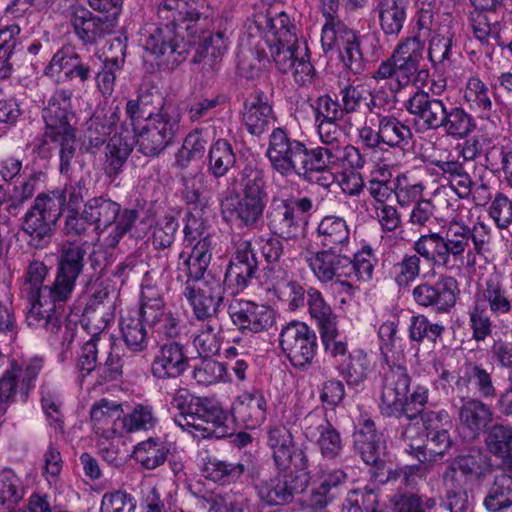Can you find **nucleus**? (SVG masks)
<instances>
[{
  "instance_id": "nucleus-38",
  "label": "nucleus",
  "mask_w": 512,
  "mask_h": 512,
  "mask_svg": "<svg viewBox=\"0 0 512 512\" xmlns=\"http://www.w3.org/2000/svg\"><path fill=\"white\" fill-rule=\"evenodd\" d=\"M407 0H377L375 11L378 22L386 36L397 37L407 18Z\"/></svg>"
},
{
  "instance_id": "nucleus-21",
  "label": "nucleus",
  "mask_w": 512,
  "mask_h": 512,
  "mask_svg": "<svg viewBox=\"0 0 512 512\" xmlns=\"http://www.w3.org/2000/svg\"><path fill=\"white\" fill-rule=\"evenodd\" d=\"M423 50L424 42L419 36L408 37L397 45L391 55L396 72V83L394 86L390 84L392 93L408 85L419 71Z\"/></svg>"
},
{
  "instance_id": "nucleus-24",
  "label": "nucleus",
  "mask_w": 512,
  "mask_h": 512,
  "mask_svg": "<svg viewBox=\"0 0 512 512\" xmlns=\"http://www.w3.org/2000/svg\"><path fill=\"white\" fill-rule=\"evenodd\" d=\"M414 434H418V427L408 423L402 426L400 438L406 443V452L415 456L420 463H424L432 456H443L452 444L449 430L426 434V443H423L421 437L415 438Z\"/></svg>"
},
{
  "instance_id": "nucleus-39",
  "label": "nucleus",
  "mask_w": 512,
  "mask_h": 512,
  "mask_svg": "<svg viewBox=\"0 0 512 512\" xmlns=\"http://www.w3.org/2000/svg\"><path fill=\"white\" fill-rule=\"evenodd\" d=\"M131 137L116 132L109 138L105 148L104 172L111 179L116 178L123 170L125 163L133 151L129 143Z\"/></svg>"
},
{
  "instance_id": "nucleus-18",
  "label": "nucleus",
  "mask_w": 512,
  "mask_h": 512,
  "mask_svg": "<svg viewBox=\"0 0 512 512\" xmlns=\"http://www.w3.org/2000/svg\"><path fill=\"white\" fill-rule=\"evenodd\" d=\"M257 271L258 259L251 241H239L226 268L224 283L233 289L232 293L242 292L256 278Z\"/></svg>"
},
{
  "instance_id": "nucleus-36",
  "label": "nucleus",
  "mask_w": 512,
  "mask_h": 512,
  "mask_svg": "<svg viewBox=\"0 0 512 512\" xmlns=\"http://www.w3.org/2000/svg\"><path fill=\"white\" fill-rule=\"evenodd\" d=\"M416 253L430 262L434 267L454 271L442 233L431 232L421 235L413 245Z\"/></svg>"
},
{
  "instance_id": "nucleus-26",
  "label": "nucleus",
  "mask_w": 512,
  "mask_h": 512,
  "mask_svg": "<svg viewBox=\"0 0 512 512\" xmlns=\"http://www.w3.org/2000/svg\"><path fill=\"white\" fill-rule=\"evenodd\" d=\"M189 363L185 346L178 341H169L159 346L150 372L157 380L176 379L187 371Z\"/></svg>"
},
{
  "instance_id": "nucleus-49",
  "label": "nucleus",
  "mask_w": 512,
  "mask_h": 512,
  "mask_svg": "<svg viewBox=\"0 0 512 512\" xmlns=\"http://www.w3.org/2000/svg\"><path fill=\"white\" fill-rule=\"evenodd\" d=\"M122 405L108 399H100L93 404L90 411V418L96 433L106 436L109 426L115 425L121 419Z\"/></svg>"
},
{
  "instance_id": "nucleus-22",
  "label": "nucleus",
  "mask_w": 512,
  "mask_h": 512,
  "mask_svg": "<svg viewBox=\"0 0 512 512\" xmlns=\"http://www.w3.org/2000/svg\"><path fill=\"white\" fill-rule=\"evenodd\" d=\"M228 314L242 333H260L275 322L274 310L252 301L235 300L228 307Z\"/></svg>"
},
{
  "instance_id": "nucleus-16",
  "label": "nucleus",
  "mask_w": 512,
  "mask_h": 512,
  "mask_svg": "<svg viewBox=\"0 0 512 512\" xmlns=\"http://www.w3.org/2000/svg\"><path fill=\"white\" fill-rule=\"evenodd\" d=\"M411 377L402 365H389L383 373L379 409L383 416L393 417L403 411Z\"/></svg>"
},
{
  "instance_id": "nucleus-4",
  "label": "nucleus",
  "mask_w": 512,
  "mask_h": 512,
  "mask_svg": "<svg viewBox=\"0 0 512 512\" xmlns=\"http://www.w3.org/2000/svg\"><path fill=\"white\" fill-rule=\"evenodd\" d=\"M339 0H322V12L326 22L322 28L321 41L324 47L338 49L341 59L354 74L364 69L360 41L356 33L337 17Z\"/></svg>"
},
{
  "instance_id": "nucleus-9",
  "label": "nucleus",
  "mask_w": 512,
  "mask_h": 512,
  "mask_svg": "<svg viewBox=\"0 0 512 512\" xmlns=\"http://www.w3.org/2000/svg\"><path fill=\"white\" fill-rule=\"evenodd\" d=\"M279 344L294 368L306 370L313 364L318 349L317 335L304 322L294 320L283 326Z\"/></svg>"
},
{
  "instance_id": "nucleus-14",
  "label": "nucleus",
  "mask_w": 512,
  "mask_h": 512,
  "mask_svg": "<svg viewBox=\"0 0 512 512\" xmlns=\"http://www.w3.org/2000/svg\"><path fill=\"white\" fill-rule=\"evenodd\" d=\"M267 200L240 196L238 192L223 197L220 212L223 220L239 228L256 229L263 220Z\"/></svg>"
},
{
  "instance_id": "nucleus-44",
  "label": "nucleus",
  "mask_w": 512,
  "mask_h": 512,
  "mask_svg": "<svg viewBox=\"0 0 512 512\" xmlns=\"http://www.w3.org/2000/svg\"><path fill=\"white\" fill-rule=\"evenodd\" d=\"M141 320L134 313H127L120 319V329L123 341L133 352H142L148 347V333Z\"/></svg>"
},
{
  "instance_id": "nucleus-48",
  "label": "nucleus",
  "mask_w": 512,
  "mask_h": 512,
  "mask_svg": "<svg viewBox=\"0 0 512 512\" xmlns=\"http://www.w3.org/2000/svg\"><path fill=\"white\" fill-rule=\"evenodd\" d=\"M490 453L512 465V426L493 424L485 439Z\"/></svg>"
},
{
  "instance_id": "nucleus-64",
  "label": "nucleus",
  "mask_w": 512,
  "mask_h": 512,
  "mask_svg": "<svg viewBox=\"0 0 512 512\" xmlns=\"http://www.w3.org/2000/svg\"><path fill=\"white\" fill-rule=\"evenodd\" d=\"M464 99L470 104V107L484 112L486 116L492 109L489 89L486 84L477 77L468 79L464 91Z\"/></svg>"
},
{
  "instance_id": "nucleus-54",
  "label": "nucleus",
  "mask_w": 512,
  "mask_h": 512,
  "mask_svg": "<svg viewBox=\"0 0 512 512\" xmlns=\"http://www.w3.org/2000/svg\"><path fill=\"white\" fill-rule=\"evenodd\" d=\"M319 157L320 155H315L313 163L309 162L298 176L308 183L318 184L327 189L334 183L335 176L333 170L337 168L335 164L328 163V159Z\"/></svg>"
},
{
  "instance_id": "nucleus-2",
  "label": "nucleus",
  "mask_w": 512,
  "mask_h": 512,
  "mask_svg": "<svg viewBox=\"0 0 512 512\" xmlns=\"http://www.w3.org/2000/svg\"><path fill=\"white\" fill-rule=\"evenodd\" d=\"M88 262L93 269L98 263L94 254H88L83 246L75 243L63 246L57 259L55 279L50 285H44L48 267L39 260L29 263L22 286L30 303L26 315L28 326L41 327L51 333L62 330L60 315L78 279L85 275Z\"/></svg>"
},
{
  "instance_id": "nucleus-17",
  "label": "nucleus",
  "mask_w": 512,
  "mask_h": 512,
  "mask_svg": "<svg viewBox=\"0 0 512 512\" xmlns=\"http://www.w3.org/2000/svg\"><path fill=\"white\" fill-rule=\"evenodd\" d=\"M307 486L308 479L292 472L269 479L259 478L255 483L260 500L269 506L291 503L295 495L305 491Z\"/></svg>"
},
{
  "instance_id": "nucleus-45",
  "label": "nucleus",
  "mask_w": 512,
  "mask_h": 512,
  "mask_svg": "<svg viewBox=\"0 0 512 512\" xmlns=\"http://www.w3.org/2000/svg\"><path fill=\"white\" fill-rule=\"evenodd\" d=\"M208 171L215 178H222L236 165V155L231 143L226 139H218L209 149Z\"/></svg>"
},
{
  "instance_id": "nucleus-31",
  "label": "nucleus",
  "mask_w": 512,
  "mask_h": 512,
  "mask_svg": "<svg viewBox=\"0 0 512 512\" xmlns=\"http://www.w3.org/2000/svg\"><path fill=\"white\" fill-rule=\"evenodd\" d=\"M458 416L459 434L465 441L477 439L488 423L492 421V412L489 406L478 399L463 400Z\"/></svg>"
},
{
  "instance_id": "nucleus-42",
  "label": "nucleus",
  "mask_w": 512,
  "mask_h": 512,
  "mask_svg": "<svg viewBox=\"0 0 512 512\" xmlns=\"http://www.w3.org/2000/svg\"><path fill=\"white\" fill-rule=\"evenodd\" d=\"M378 123L381 145L404 150L410 144L413 137L410 127L394 115H379Z\"/></svg>"
},
{
  "instance_id": "nucleus-25",
  "label": "nucleus",
  "mask_w": 512,
  "mask_h": 512,
  "mask_svg": "<svg viewBox=\"0 0 512 512\" xmlns=\"http://www.w3.org/2000/svg\"><path fill=\"white\" fill-rule=\"evenodd\" d=\"M405 107L413 116L414 124L423 131L439 130L447 108L442 99L423 90L415 92Z\"/></svg>"
},
{
  "instance_id": "nucleus-61",
  "label": "nucleus",
  "mask_w": 512,
  "mask_h": 512,
  "mask_svg": "<svg viewBox=\"0 0 512 512\" xmlns=\"http://www.w3.org/2000/svg\"><path fill=\"white\" fill-rule=\"evenodd\" d=\"M483 298L488 302L490 311L495 315L508 314L512 310L507 291L496 278L486 281Z\"/></svg>"
},
{
  "instance_id": "nucleus-30",
  "label": "nucleus",
  "mask_w": 512,
  "mask_h": 512,
  "mask_svg": "<svg viewBox=\"0 0 512 512\" xmlns=\"http://www.w3.org/2000/svg\"><path fill=\"white\" fill-rule=\"evenodd\" d=\"M120 118L121 110L119 106L96 111L86 122L84 133L86 151L94 153L108 142L107 139L116 128Z\"/></svg>"
},
{
  "instance_id": "nucleus-47",
  "label": "nucleus",
  "mask_w": 512,
  "mask_h": 512,
  "mask_svg": "<svg viewBox=\"0 0 512 512\" xmlns=\"http://www.w3.org/2000/svg\"><path fill=\"white\" fill-rule=\"evenodd\" d=\"M168 454L167 444L155 438L140 442L133 452L136 462L148 470L156 469L164 464Z\"/></svg>"
},
{
  "instance_id": "nucleus-37",
  "label": "nucleus",
  "mask_w": 512,
  "mask_h": 512,
  "mask_svg": "<svg viewBox=\"0 0 512 512\" xmlns=\"http://www.w3.org/2000/svg\"><path fill=\"white\" fill-rule=\"evenodd\" d=\"M168 310L163 289L145 280L142 284L139 311L134 314L151 327L165 316Z\"/></svg>"
},
{
  "instance_id": "nucleus-19",
  "label": "nucleus",
  "mask_w": 512,
  "mask_h": 512,
  "mask_svg": "<svg viewBox=\"0 0 512 512\" xmlns=\"http://www.w3.org/2000/svg\"><path fill=\"white\" fill-rule=\"evenodd\" d=\"M183 296L191 306L195 318L204 322L205 318L219 314L224 301V288L219 279L208 275L205 282L184 288Z\"/></svg>"
},
{
  "instance_id": "nucleus-7",
  "label": "nucleus",
  "mask_w": 512,
  "mask_h": 512,
  "mask_svg": "<svg viewBox=\"0 0 512 512\" xmlns=\"http://www.w3.org/2000/svg\"><path fill=\"white\" fill-rule=\"evenodd\" d=\"M455 270L464 265L465 255H482L490 241V229L479 222L470 227L462 221L452 220L442 233Z\"/></svg>"
},
{
  "instance_id": "nucleus-32",
  "label": "nucleus",
  "mask_w": 512,
  "mask_h": 512,
  "mask_svg": "<svg viewBox=\"0 0 512 512\" xmlns=\"http://www.w3.org/2000/svg\"><path fill=\"white\" fill-rule=\"evenodd\" d=\"M233 417L246 428L255 429L266 419L267 401L262 391H245L232 404Z\"/></svg>"
},
{
  "instance_id": "nucleus-63",
  "label": "nucleus",
  "mask_w": 512,
  "mask_h": 512,
  "mask_svg": "<svg viewBox=\"0 0 512 512\" xmlns=\"http://www.w3.org/2000/svg\"><path fill=\"white\" fill-rule=\"evenodd\" d=\"M369 363L362 353L349 354L340 363V372L349 386H358L367 377Z\"/></svg>"
},
{
  "instance_id": "nucleus-52",
  "label": "nucleus",
  "mask_w": 512,
  "mask_h": 512,
  "mask_svg": "<svg viewBox=\"0 0 512 512\" xmlns=\"http://www.w3.org/2000/svg\"><path fill=\"white\" fill-rule=\"evenodd\" d=\"M307 295L311 318L317 322L320 332L326 330V333L331 334L334 331V326H337V316L326 303L320 291L310 288Z\"/></svg>"
},
{
  "instance_id": "nucleus-34",
  "label": "nucleus",
  "mask_w": 512,
  "mask_h": 512,
  "mask_svg": "<svg viewBox=\"0 0 512 512\" xmlns=\"http://www.w3.org/2000/svg\"><path fill=\"white\" fill-rule=\"evenodd\" d=\"M457 471L472 479H480L490 471V464L486 455L479 450H471L468 454L457 456L443 474V481L452 487L457 481Z\"/></svg>"
},
{
  "instance_id": "nucleus-13",
  "label": "nucleus",
  "mask_w": 512,
  "mask_h": 512,
  "mask_svg": "<svg viewBox=\"0 0 512 512\" xmlns=\"http://www.w3.org/2000/svg\"><path fill=\"white\" fill-rule=\"evenodd\" d=\"M347 474L342 469L320 470L311 477L309 494L303 507L311 512H324L342 494Z\"/></svg>"
},
{
  "instance_id": "nucleus-12",
  "label": "nucleus",
  "mask_w": 512,
  "mask_h": 512,
  "mask_svg": "<svg viewBox=\"0 0 512 512\" xmlns=\"http://www.w3.org/2000/svg\"><path fill=\"white\" fill-rule=\"evenodd\" d=\"M267 445L279 470L286 471L291 467L298 471L306 470L309 460L305 451L298 447L294 436L285 425H273L267 430Z\"/></svg>"
},
{
  "instance_id": "nucleus-58",
  "label": "nucleus",
  "mask_w": 512,
  "mask_h": 512,
  "mask_svg": "<svg viewBox=\"0 0 512 512\" xmlns=\"http://www.w3.org/2000/svg\"><path fill=\"white\" fill-rule=\"evenodd\" d=\"M445 332V327L440 323L431 322L423 314L411 317L409 325V337L412 341L422 343L425 340L436 343Z\"/></svg>"
},
{
  "instance_id": "nucleus-57",
  "label": "nucleus",
  "mask_w": 512,
  "mask_h": 512,
  "mask_svg": "<svg viewBox=\"0 0 512 512\" xmlns=\"http://www.w3.org/2000/svg\"><path fill=\"white\" fill-rule=\"evenodd\" d=\"M207 141L201 131L195 130L184 139L181 149L176 154V166L185 169L191 162L202 159L205 154Z\"/></svg>"
},
{
  "instance_id": "nucleus-15",
  "label": "nucleus",
  "mask_w": 512,
  "mask_h": 512,
  "mask_svg": "<svg viewBox=\"0 0 512 512\" xmlns=\"http://www.w3.org/2000/svg\"><path fill=\"white\" fill-rule=\"evenodd\" d=\"M460 294L459 284L452 276H441L434 284L422 283L412 292L414 301L438 314L449 313Z\"/></svg>"
},
{
  "instance_id": "nucleus-43",
  "label": "nucleus",
  "mask_w": 512,
  "mask_h": 512,
  "mask_svg": "<svg viewBox=\"0 0 512 512\" xmlns=\"http://www.w3.org/2000/svg\"><path fill=\"white\" fill-rule=\"evenodd\" d=\"M475 119L463 107L446 108L440 129L454 139H464L476 129Z\"/></svg>"
},
{
  "instance_id": "nucleus-29",
  "label": "nucleus",
  "mask_w": 512,
  "mask_h": 512,
  "mask_svg": "<svg viewBox=\"0 0 512 512\" xmlns=\"http://www.w3.org/2000/svg\"><path fill=\"white\" fill-rule=\"evenodd\" d=\"M242 120L251 135L260 136L268 131L275 116L264 91L255 89L245 100Z\"/></svg>"
},
{
  "instance_id": "nucleus-27",
  "label": "nucleus",
  "mask_w": 512,
  "mask_h": 512,
  "mask_svg": "<svg viewBox=\"0 0 512 512\" xmlns=\"http://www.w3.org/2000/svg\"><path fill=\"white\" fill-rule=\"evenodd\" d=\"M304 433L307 439L315 441L324 458L335 459L343 449L339 431L327 420L317 414L305 418Z\"/></svg>"
},
{
  "instance_id": "nucleus-62",
  "label": "nucleus",
  "mask_w": 512,
  "mask_h": 512,
  "mask_svg": "<svg viewBox=\"0 0 512 512\" xmlns=\"http://www.w3.org/2000/svg\"><path fill=\"white\" fill-rule=\"evenodd\" d=\"M348 267L346 277L354 276L357 280L368 281L372 278L374 264L376 259L372 249L365 246L357 253H353V258L348 255Z\"/></svg>"
},
{
  "instance_id": "nucleus-6",
  "label": "nucleus",
  "mask_w": 512,
  "mask_h": 512,
  "mask_svg": "<svg viewBox=\"0 0 512 512\" xmlns=\"http://www.w3.org/2000/svg\"><path fill=\"white\" fill-rule=\"evenodd\" d=\"M181 114L172 103H163L141 129L132 136L136 138L138 151L147 157H157L170 146L179 129Z\"/></svg>"
},
{
  "instance_id": "nucleus-23",
  "label": "nucleus",
  "mask_w": 512,
  "mask_h": 512,
  "mask_svg": "<svg viewBox=\"0 0 512 512\" xmlns=\"http://www.w3.org/2000/svg\"><path fill=\"white\" fill-rule=\"evenodd\" d=\"M98 280L93 282V276H89L86 283L88 301L81 319L82 326L85 328H88L91 323H95L96 329L105 328L109 321L110 310L114 305L111 299L112 286L106 281Z\"/></svg>"
},
{
  "instance_id": "nucleus-40",
  "label": "nucleus",
  "mask_w": 512,
  "mask_h": 512,
  "mask_svg": "<svg viewBox=\"0 0 512 512\" xmlns=\"http://www.w3.org/2000/svg\"><path fill=\"white\" fill-rule=\"evenodd\" d=\"M120 213V204L103 196L93 197L84 205V217L97 231L113 225Z\"/></svg>"
},
{
  "instance_id": "nucleus-51",
  "label": "nucleus",
  "mask_w": 512,
  "mask_h": 512,
  "mask_svg": "<svg viewBox=\"0 0 512 512\" xmlns=\"http://www.w3.org/2000/svg\"><path fill=\"white\" fill-rule=\"evenodd\" d=\"M240 196L268 200L267 181L262 169L246 165L239 174Z\"/></svg>"
},
{
  "instance_id": "nucleus-33",
  "label": "nucleus",
  "mask_w": 512,
  "mask_h": 512,
  "mask_svg": "<svg viewBox=\"0 0 512 512\" xmlns=\"http://www.w3.org/2000/svg\"><path fill=\"white\" fill-rule=\"evenodd\" d=\"M307 261L316 278L322 283L347 275L349 262L346 252L323 249L313 253Z\"/></svg>"
},
{
  "instance_id": "nucleus-3",
  "label": "nucleus",
  "mask_w": 512,
  "mask_h": 512,
  "mask_svg": "<svg viewBox=\"0 0 512 512\" xmlns=\"http://www.w3.org/2000/svg\"><path fill=\"white\" fill-rule=\"evenodd\" d=\"M88 195L87 180L79 179L74 184L65 185L63 190L40 193L26 212L21 230L29 236V245L35 249L48 247L55 233L56 224L67 210H79L84 198Z\"/></svg>"
},
{
  "instance_id": "nucleus-59",
  "label": "nucleus",
  "mask_w": 512,
  "mask_h": 512,
  "mask_svg": "<svg viewBox=\"0 0 512 512\" xmlns=\"http://www.w3.org/2000/svg\"><path fill=\"white\" fill-rule=\"evenodd\" d=\"M207 266L201 263V261L193 259L188 253L181 252L178 255L177 272L178 279L184 280V288L198 285V283L205 282L208 279Z\"/></svg>"
},
{
  "instance_id": "nucleus-50",
  "label": "nucleus",
  "mask_w": 512,
  "mask_h": 512,
  "mask_svg": "<svg viewBox=\"0 0 512 512\" xmlns=\"http://www.w3.org/2000/svg\"><path fill=\"white\" fill-rule=\"evenodd\" d=\"M145 96L139 95L136 99H129L126 103L125 114L126 119L121 122L119 130L121 134L130 137L135 135L141 129V122H148L155 113L148 109Z\"/></svg>"
},
{
  "instance_id": "nucleus-8",
  "label": "nucleus",
  "mask_w": 512,
  "mask_h": 512,
  "mask_svg": "<svg viewBox=\"0 0 512 512\" xmlns=\"http://www.w3.org/2000/svg\"><path fill=\"white\" fill-rule=\"evenodd\" d=\"M266 155L272 168L286 176L292 172L298 175L309 162L313 163L316 154L313 147L308 148L302 141L290 138L284 129L275 128Z\"/></svg>"
},
{
  "instance_id": "nucleus-20",
  "label": "nucleus",
  "mask_w": 512,
  "mask_h": 512,
  "mask_svg": "<svg viewBox=\"0 0 512 512\" xmlns=\"http://www.w3.org/2000/svg\"><path fill=\"white\" fill-rule=\"evenodd\" d=\"M68 19L73 32L85 46L97 44L98 41L112 34L116 28L112 20L95 15L80 4L69 7Z\"/></svg>"
},
{
  "instance_id": "nucleus-35",
  "label": "nucleus",
  "mask_w": 512,
  "mask_h": 512,
  "mask_svg": "<svg viewBox=\"0 0 512 512\" xmlns=\"http://www.w3.org/2000/svg\"><path fill=\"white\" fill-rule=\"evenodd\" d=\"M316 236L325 249L346 252L350 243V230L344 218L328 215L321 219Z\"/></svg>"
},
{
  "instance_id": "nucleus-60",
  "label": "nucleus",
  "mask_w": 512,
  "mask_h": 512,
  "mask_svg": "<svg viewBox=\"0 0 512 512\" xmlns=\"http://www.w3.org/2000/svg\"><path fill=\"white\" fill-rule=\"evenodd\" d=\"M454 40L455 33L450 29L433 35L429 42L428 56L434 65L445 66L446 63H451Z\"/></svg>"
},
{
  "instance_id": "nucleus-1",
  "label": "nucleus",
  "mask_w": 512,
  "mask_h": 512,
  "mask_svg": "<svg viewBox=\"0 0 512 512\" xmlns=\"http://www.w3.org/2000/svg\"><path fill=\"white\" fill-rule=\"evenodd\" d=\"M208 0H162L157 9L158 22L147 30L143 46L156 58H172V65L194 50L192 61L207 60L210 66L226 52L228 38L224 31L210 32L204 27L212 21Z\"/></svg>"
},
{
  "instance_id": "nucleus-10",
  "label": "nucleus",
  "mask_w": 512,
  "mask_h": 512,
  "mask_svg": "<svg viewBox=\"0 0 512 512\" xmlns=\"http://www.w3.org/2000/svg\"><path fill=\"white\" fill-rule=\"evenodd\" d=\"M190 408V415L183 417L186 420L185 429L192 427L203 431V437L224 438L232 435L227 425V413L215 399L198 396Z\"/></svg>"
},
{
  "instance_id": "nucleus-46",
  "label": "nucleus",
  "mask_w": 512,
  "mask_h": 512,
  "mask_svg": "<svg viewBox=\"0 0 512 512\" xmlns=\"http://www.w3.org/2000/svg\"><path fill=\"white\" fill-rule=\"evenodd\" d=\"M489 512H503L512 507V476L506 473L496 475L484 499Z\"/></svg>"
},
{
  "instance_id": "nucleus-41",
  "label": "nucleus",
  "mask_w": 512,
  "mask_h": 512,
  "mask_svg": "<svg viewBox=\"0 0 512 512\" xmlns=\"http://www.w3.org/2000/svg\"><path fill=\"white\" fill-rule=\"evenodd\" d=\"M442 174V177L449 183L451 189L461 199H467L475 186L470 174L466 171L464 163L459 160H437L433 162Z\"/></svg>"
},
{
  "instance_id": "nucleus-53",
  "label": "nucleus",
  "mask_w": 512,
  "mask_h": 512,
  "mask_svg": "<svg viewBox=\"0 0 512 512\" xmlns=\"http://www.w3.org/2000/svg\"><path fill=\"white\" fill-rule=\"evenodd\" d=\"M204 476L216 483L226 484L238 480L245 468L241 463H232L209 458L203 467Z\"/></svg>"
},
{
  "instance_id": "nucleus-55",
  "label": "nucleus",
  "mask_w": 512,
  "mask_h": 512,
  "mask_svg": "<svg viewBox=\"0 0 512 512\" xmlns=\"http://www.w3.org/2000/svg\"><path fill=\"white\" fill-rule=\"evenodd\" d=\"M317 131L320 138V144L313 147L315 154L320 155L319 158L327 159L334 153L340 146L344 144L341 141V131L337 124L338 121H316Z\"/></svg>"
},
{
  "instance_id": "nucleus-28",
  "label": "nucleus",
  "mask_w": 512,
  "mask_h": 512,
  "mask_svg": "<svg viewBox=\"0 0 512 512\" xmlns=\"http://www.w3.org/2000/svg\"><path fill=\"white\" fill-rule=\"evenodd\" d=\"M354 449L368 464L382 469L385 466V440L372 419H365L362 427L353 435Z\"/></svg>"
},
{
  "instance_id": "nucleus-11",
  "label": "nucleus",
  "mask_w": 512,
  "mask_h": 512,
  "mask_svg": "<svg viewBox=\"0 0 512 512\" xmlns=\"http://www.w3.org/2000/svg\"><path fill=\"white\" fill-rule=\"evenodd\" d=\"M71 99L72 91L59 89L48 100L47 106L42 110L45 139L57 140L60 137L76 135V129L72 123L75 121V113Z\"/></svg>"
},
{
  "instance_id": "nucleus-5",
  "label": "nucleus",
  "mask_w": 512,
  "mask_h": 512,
  "mask_svg": "<svg viewBox=\"0 0 512 512\" xmlns=\"http://www.w3.org/2000/svg\"><path fill=\"white\" fill-rule=\"evenodd\" d=\"M312 208L313 202L308 197H273L265 214L267 228L272 235L286 241L298 240L307 225L302 215Z\"/></svg>"
},
{
  "instance_id": "nucleus-56",
  "label": "nucleus",
  "mask_w": 512,
  "mask_h": 512,
  "mask_svg": "<svg viewBox=\"0 0 512 512\" xmlns=\"http://www.w3.org/2000/svg\"><path fill=\"white\" fill-rule=\"evenodd\" d=\"M20 27L12 24L0 30V80L11 76L13 66L10 58L19 42Z\"/></svg>"
}]
</instances>
